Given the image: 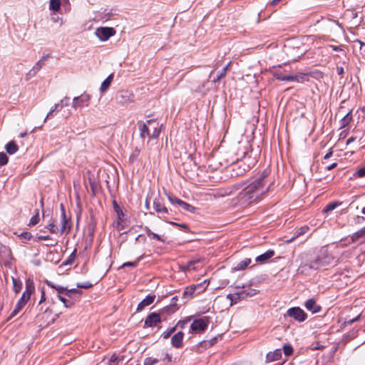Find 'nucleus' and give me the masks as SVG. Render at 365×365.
Listing matches in <instances>:
<instances>
[{"instance_id": "obj_1", "label": "nucleus", "mask_w": 365, "mask_h": 365, "mask_svg": "<svg viewBox=\"0 0 365 365\" xmlns=\"http://www.w3.org/2000/svg\"><path fill=\"white\" fill-rule=\"evenodd\" d=\"M269 173V169H264L246 182L228 187L221 195H231L235 191L240 190L237 193V200L240 204L246 205L257 202L269 191V185L267 184L266 179Z\"/></svg>"}, {"instance_id": "obj_2", "label": "nucleus", "mask_w": 365, "mask_h": 365, "mask_svg": "<svg viewBox=\"0 0 365 365\" xmlns=\"http://www.w3.org/2000/svg\"><path fill=\"white\" fill-rule=\"evenodd\" d=\"M34 291V282L30 279H27L26 282L25 291L22 294L21 297L18 301L14 309L11 313L9 317L8 318V320L14 317L22 309V308L25 306L26 302L30 299L31 295Z\"/></svg>"}, {"instance_id": "obj_3", "label": "nucleus", "mask_w": 365, "mask_h": 365, "mask_svg": "<svg viewBox=\"0 0 365 365\" xmlns=\"http://www.w3.org/2000/svg\"><path fill=\"white\" fill-rule=\"evenodd\" d=\"M255 159H250L247 155L232 165V170L236 176L244 175L255 164Z\"/></svg>"}, {"instance_id": "obj_4", "label": "nucleus", "mask_w": 365, "mask_h": 365, "mask_svg": "<svg viewBox=\"0 0 365 365\" xmlns=\"http://www.w3.org/2000/svg\"><path fill=\"white\" fill-rule=\"evenodd\" d=\"M209 323L210 319L207 317L195 319L190 325V330L198 333L204 331L207 329Z\"/></svg>"}, {"instance_id": "obj_5", "label": "nucleus", "mask_w": 365, "mask_h": 365, "mask_svg": "<svg viewBox=\"0 0 365 365\" xmlns=\"http://www.w3.org/2000/svg\"><path fill=\"white\" fill-rule=\"evenodd\" d=\"M91 96L86 93H83L79 96L73 99L72 107L75 109L88 106L90 103Z\"/></svg>"}, {"instance_id": "obj_6", "label": "nucleus", "mask_w": 365, "mask_h": 365, "mask_svg": "<svg viewBox=\"0 0 365 365\" xmlns=\"http://www.w3.org/2000/svg\"><path fill=\"white\" fill-rule=\"evenodd\" d=\"M287 315L295 320L302 322L307 319L306 313L299 307H292L287 311Z\"/></svg>"}, {"instance_id": "obj_7", "label": "nucleus", "mask_w": 365, "mask_h": 365, "mask_svg": "<svg viewBox=\"0 0 365 365\" xmlns=\"http://www.w3.org/2000/svg\"><path fill=\"white\" fill-rule=\"evenodd\" d=\"M322 259H321L319 255L314 259V260H311L310 262L304 264L300 267L301 272H304L308 269H319L324 267Z\"/></svg>"}, {"instance_id": "obj_8", "label": "nucleus", "mask_w": 365, "mask_h": 365, "mask_svg": "<svg viewBox=\"0 0 365 365\" xmlns=\"http://www.w3.org/2000/svg\"><path fill=\"white\" fill-rule=\"evenodd\" d=\"M116 101L118 103L125 104L134 101L135 96L133 93L128 90H122L116 95Z\"/></svg>"}, {"instance_id": "obj_9", "label": "nucleus", "mask_w": 365, "mask_h": 365, "mask_svg": "<svg viewBox=\"0 0 365 365\" xmlns=\"http://www.w3.org/2000/svg\"><path fill=\"white\" fill-rule=\"evenodd\" d=\"M115 34V31L111 27H101L96 29V35L101 41H106Z\"/></svg>"}, {"instance_id": "obj_10", "label": "nucleus", "mask_w": 365, "mask_h": 365, "mask_svg": "<svg viewBox=\"0 0 365 365\" xmlns=\"http://www.w3.org/2000/svg\"><path fill=\"white\" fill-rule=\"evenodd\" d=\"M274 77L282 81H300L303 78V74L283 75L280 71H274Z\"/></svg>"}, {"instance_id": "obj_11", "label": "nucleus", "mask_w": 365, "mask_h": 365, "mask_svg": "<svg viewBox=\"0 0 365 365\" xmlns=\"http://www.w3.org/2000/svg\"><path fill=\"white\" fill-rule=\"evenodd\" d=\"M161 322V314L160 313L152 312L145 319L144 327H153Z\"/></svg>"}, {"instance_id": "obj_12", "label": "nucleus", "mask_w": 365, "mask_h": 365, "mask_svg": "<svg viewBox=\"0 0 365 365\" xmlns=\"http://www.w3.org/2000/svg\"><path fill=\"white\" fill-rule=\"evenodd\" d=\"M169 201L173 204V205H178L180 207H181L182 210L190 212H194L195 208L192 206L191 205L182 201V200H180L175 197H168Z\"/></svg>"}, {"instance_id": "obj_13", "label": "nucleus", "mask_w": 365, "mask_h": 365, "mask_svg": "<svg viewBox=\"0 0 365 365\" xmlns=\"http://www.w3.org/2000/svg\"><path fill=\"white\" fill-rule=\"evenodd\" d=\"M46 58V56H43L39 61H38L36 64L33 66V68L26 73V79L29 80L38 73V71L43 67L44 65V61Z\"/></svg>"}, {"instance_id": "obj_14", "label": "nucleus", "mask_w": 365, "mask_h": 365, "mask_svg": "<svg viewBox=\"0 0 365 365\" xmlns=\"http://www.w3.org/2000/svg\"><path fill=\"white\" fill-rule=\"evenodd\" d=\"M147 123L150 128V136L152 138H157L160 133V125L154 119L148 120Z\"/></svg>"}, {"instance_id": "obj_15", "label": "nucleus", "mask_w": 365, "mask_h": 365, "mask_svg": "<svg viewBox=\"0 0 365 365\" xmlns=\"http://www.w3.org/2000/svg\"><path fill=\"white\" fill-rule=\"evenodd\" d=\"M184 333L182 331H178L174 334L171 339V344L175 348H180L182 346Z\"/></svg>"}, {"instance_id": "obj_16", "label": "nucleus", "mask_w": 365, "mask_h": 365, "mask_svg": "<svg viewBox=\"0 0 365 365\" xmlns=\"http://www.w3.org/2000/svg\"><path fill=\"white\" fill-rule=\"evenodd\" d=\"M319 257L322 259L324 267L334 264L335 262L334 257L331 256L327 250L321 251Z\"/></svg>"}, {"instance_id": "obj_17", "label": "nucleus", "mask_w": 365, "mask_h": 365, "mask_svg": "<svg viewBox=\"0 0 365 365\" xmlns=\"http://www.w3.org/2000/svg\"><path fill=\"white\" fill-rule=\"evenodd\" d=\"M304 305L306 309L312 313H317L321 310V307L317 304L316 301L313 298L308 299Z\"/></svg>"}, {"instance_id": "obj_18", "label": "nucleus", "mask_w": 365, "mask_h": 365, "mask_svg": "<svg viewBox=\"0 0 365 365\" xmlns=\"http://www.w3.org/2000/svg\"><path fill=\"white\" fill-rule=\"evenodd\" d=\"M155 299V295H148L145 299H143L138 305L137 312L142 311L145 307L151 304Z\"/></svg>"}, {"instance_id": "obj_19", "label": "nucleus", "mask_w": 365, "mask_h": 365, "mask_svg": "<svg viewBox=\"0 0 365 365\" xmlns=\"http://www.w3.org/2000/svg\"><path fill=\"white\" fill-rule=\"evenodd\" d=\"M274 255V251L272 250H269L264 253L257 256L255 258V261L259 263H265L270 258H272Z\"/></svg>"}, {"instance_id": "obj_20", "label": "nucleus", "mask_w": 365, "mask_h": 365, "mask_svg": "<svg viewBox=\"0 0 365 365\" xmlns=\"http://www.w3.org/2000/svg\"><path fill=\"white\" fill-rule=\"evenodd\" d=\"M309 230V227L307 225L298 228L296 230V232H294L293 237H292L290 239L287 240L286 242L290 243V242H293L296 238H297L300 235H304L305 233H307Z\"/></svg>"}, {"instance_id": "obj_21", "label": "nucleus", "mask_w": 365, "mask_h": 365, "mask_svg": "<svg viewBox=\"0 0 365 365\" xmlns=\"http://www.w3.org/2000/svg\"><path fill=\"white\" fill-rule=\"evenodd\" d=\"M282 357V351L281 349H276L273 352H269L267 354L266 356V361L267 362H272L277 360H279Z\"/></svg>"}, {"instance_id": "obj_22", "label": "nucleus", "mask_w": 365, "mask_h": 365, "mask_svg": "<svg viewBox=\"0 0 365 365\" xmlns=\"http://www.w3.org/2000/svg\"><path fill=\"white\" fill-rule=\"evenodd\" d=\"M139 129L140 131V136L142 138H145L146 136L149 138H152V136H150V128L148 125L147 122L145 123H140L139 125Z\"/></svg>"}, {"instance_id": "obj_23", "label": "nucleus", "mask_w": 365, "mask_h": 365, "mask_svg": "<svg viewBox=\"0 0 365 365\" xmlns=\"http://www.w3.org/2000/svg\"><path fill=\"white\" fill-rule=\"evenodd\" d=\"M153 207L155 210L161 214H168V210L167 207H165L164 205H163L159 199H155L153 201Z\"/></svg>"}, {"instance_id": "obj_24", "label": "nucleus", "mask_w": 365, "mask_h": 365, "mask_svg": "<svg viewBox=\"0 0 365 365\" xmlns=\"http://www.w3.org/2000/svg\"><path fill=\"white\" fill-rule=\"evenodd\" d=\"M241 291L237 292L235 294H229L227 296V298L230 300V305L237 303L242 298V294Z\"/></svg>"}, {"instance_id": "obj_25", "label": "nucleus", "mask_w": 365, "mask_h": 365, "mask_svg": "<svg viewBox=\"0 0 365 365\" xmlns=\"http://www.w3.org/2000/svg\"><path fill=\"white\" fill-rule=\"evenodd\" d=\"M61 234H63L66 230L68 220L66 219V212L63 205H61Z\"/></svg>"}, {"instance_id": "obj_26", "label": "nucleus", "mask_w": 365, "mask_h": 365, "mask_svg": "<svg viewBox=\"0 0 365 365\" xmlns=\"http://www.w3.org/2000/svg\"><path fill=\"white\" fill-rule=\"evenodd\" d=\"M113 78V75L110 74L101 83L100 91L101 93L106 92L111 84Z\"/></svg>"}, {"instance_id": "obj_27", "label": "nucleus", "mask_w": 365, "mask_h": 365, "mask_svg": "<svg viewBox=\"0 0 365 365\" xmlns=\"http://www.w3.org/2000/svg\"><path fill=\"white\" fill-rule=\"evenodd\" d=\"M144 231L145 232L146 235L150 238L154 239L157 241L165 242V240L159 235L154 233L150 228L148 227H145L144 228Z\"/></svg>"}, {"instance_id": "obj_28", "label": "nucleus", "mask_w": 365, "mask_h": 365, "mask_svg": "<svg viewBox=\"0 0 365 365\" xmlns=\"http://www.w3.org/2000/svg\"><path fill=\"white\" fill-rule=\"evenodd\" d=\"M5 149L7 153L13 155L17 152L19 147L14 141H10L6 145Z\"/></svg>"}, {"instance_id": "obj_29", "label": "nucleus", "mask_w": 365, "mask_h": 365, "mask_svg": "<svg viewBox=\"0 0 365 365\" xmlns=\"http://www.w3.org/2000/svg\"><path fill=\"white\" fill-rule=\"evenodd\" d=\"M352 120L351 110L347 113L340 120V128H345Z\"/></svg>"}, {"instance_id": "obj_30", "label": "nucleus", "mask_w": 365, "mask_h": 365, "mask_svg": "<svg viewBox=\"0 0 365 365\" xmlns=\"http://www.w3.org/2000/svg\"><path fill=\"white\" fill-rule=\"evenodd\" d=\"M200 286V284L191 285V286L187 287L183 292V297L191 298L192 297L193 294L195 293V291L197 289V287H199Z\"/></svg>"}, {"instance_id": "obj_31", "label": "nucleus", "mask_w": 365, "mask_h": 365, "mask_svg": "<svg viewBox=\"0 0 365 365\" xmlns=\"http://www.w3.org/2000/svg\"><path fill=\"white\" fill-rule=\"evenodd\" d=\"M240 291L242 292L241 294H242V298L252 297L258 293V290L252 288L245 289V287H243V289Z\"/></svg>"}, {"instance_id": "obj_32", "label": "nucleus", "mask_w": 365, "mask_h": 365, "mask_svg": "<svg viewBox=\"0 0 365 365\" xmlns=\"http://www.w3.org/2000/svg\"><path fill=\"white\" fill-rule=\"evenodd\" d=\"M61 5V0H50L49 9L54 11H58Z\"/></svg>"}, {"instance_id": "obj_33", "label": "nucleus", "mask_w": 365, "mask_h": 365, "mask_svg": "<svg viewBox=\"0 0 365 365\" xmlns=\"http://www.w3.org/2000/svg\"><path fill=\"white\" fill-rule=\"evenodd\" d=\"M63 108V104L62 103H56L51 109V110L49 111V113L47 114L46 117L44 119V122L46 120V119L48 118H49L51 115H52L54 111H59L60 110H61L62 108Z\"/></svg>"}, {"instance_id": "obj_34", "label": "nucleus", "mask_w": 365, "mask_h": 365, "mask_svg": "<svg viewBox=\"0 0 365 365\" xmlns=\"http://www.w3.org/2000/svg\"><path fill=\"white\" fill-rule=\"evenodd\" d=\"M365 235V226L361 228V230H359V231L354 232L352 235H351V240L353 242H355L356 240H358L359 238L364 237Z\"/></svg>"}, {"instance_id": "obj_35", "label": "nucleus", "mask_w": 365, "mask_h": 365, "mask_svg": "<svg viewBox=\"0 0 365 365\" xmlns=\"http://www.w3.org/2000/svg\"><path fill=\"white\" fill-rule=\"evenodd\" d=\"M251 263V259H248V258H246L243 260H242L241 262H240L237 267H236V269L237 270H240V269H245Z\"/></svg>"}, {"instance_id": "obj_36", "label": "nucleus", "mask_w": 365, "mask_h": 365, "mask_svg": "<svg viewBox=\"0 0 365 365\" xmlns=\"http://www.w3.org/2000/svg\"><path fill=\"white\" fill-rule=\"evenodd\" d=\"M341 203V202H332L329 204H328L325 208L324 209V212H331L332 210H334V209H336L339 205H340Z\"/></svg>"}, {"instance_id": "obj_37", "label": "nucleus", "mask_w": 365, "mask_h": 365, "mask_svg": "<svg viewBox=\"0 0 365 365\" xmlns=\"http://www.w3.org/2000/svg\"><path fill=\"white\" fill-rule=\"evenodd\" d=\"M39 222V210H36L35 215L30 219L29 225L34 226Z\"/></svg>"}, {"instance_id": "obj_38", "label": "nucleus", "mask_w": 365, "mask_h": 365, "mask_svg": "<svg viewBox=\"0 0 365 365\" xmlns=\"http://www.w3.org/2000/svg\"><path fill=\"white\" fill-rule=\"evenodd\" d=\"M200 259H193L189 261L185 265V270H191V269H195V268L193 267L194 264L198 263L200 262Z\"/></svg>"}, {"instance_id": "obj_39", "label": "nucleus", "mask_w": 365, "mask_h": 365, "mask_svg": "<svg viewBox=\"0 0 365 365\" xmlns=\"http://www.w3.org/2000/svg\"><path fill=\"white\" fill-rule=\"evenodd\" d=\"M58 298L63 303L64 307L66 308L71 307L73 305V303L71 301L66 299L61 295H58Z\"/></svg>"}, {"instance_id": "obj_40", "label": "nucleus", "mask_w": 365, "mask_h": 365, "mask_svg": "<svg viewBox=\"0 0 365 365\" xmlns=\"http://www.w3.org/2000/svg\"><path fill=\"white\" fill-rule=\"evenodd\" d=\"M227 69V66L222 68V71L217 76L216 78H215L213 80V82L217 83V82L220 81V79L224 78L226 75Z\"/></svg>"}, {"instance_id": "obj_41", "label": "nucleus", "mask_w": 365, "mask_h": 365, "mask_svg": "<svg viewBox=\"0 0 365 365\" xmlns=\"http://www.w3.org/2000/svg\"><path fill=\"white\" fill-rule=\"evenodd\" d=\"M81 293H82V292L77 289H68L66 288V296L71 298V297H72L73 294H81Z\"/></svg>"}, {"instance_id": "obj_42", "label": "nucleus", "mask_w": 365, "mask_h": 365, "mask_svg": "<svg viewBox=\"0 0 365 365\" xmlns=\"http://www.w3.org/2000/svg\"><path fill=\"white\" fill-rule=\"evenodd\" d=\"M114 210L118 215V218L121 220L122 217L124 216L123 210L120 208V207L117 205L115 202H114Z\"/></svg>"}, {"instance_id": "obj_43", "label": "nucleus", "mask_w": 365, "mask_h": 365, "mask_svg": "<svg viewBox=\"0 0 365 365\" xmlns=\"http://www.w3.org/2000/svg\"><path fill=\"white\" fill-rule=\"evenodd\" d=\"M8 157L4 152H0V166H3L7 164Z\"/></svg>"}, {"instance_id": "obj_44", "label": "nucleus", "mask_w": 365, "mask_h": 365, "mask_svg": "<svg viewBox=\"0 0 365 365\" xmlns=\"http://www.w3.org/2000/svg\"><path fill=\"white\" fill-rule=\"evenodd\" d=\"M158 363V360L157 359L148 357L145 359L143 365H155Z\"/></svg>"}, {"instance_id": "obj_45", "label": "nucleus", "mask_w": 365, "mask_h": 365, "mask_svg": "<svg viewBox=\"0 0 365 365\" xmlns=\"http://www.w3.org/2000/svg\"><path fill=\"white\" fill-rule=\"evenodd\" d=\"M46 228L51 232V233H57L58 231V227L54 224V222L49 223Z\"/></svg>"}, {"instance_id": "obj_46", "label": "nucleus", "mask_w": 365, "mask_h": 365, "mask_svg": "<svg viewBox=\"0 0 365 365\" xmlns=\"http://www.w3.org/2000/svg\"><path fill=\"white\" fill-rule=\"evenodd\" d=\"M283 351L286 356H290L293 353V349L292 346L289 344H285L283 346Z\"/></svg>"}, {"instance_id": "obj_47", "label": "nucleus", "mask_w": 365, "mask_h": 365, "mask_svg": "<svg viewBox=\"0 0 365 365\" xmlns=\"http://www.w3.org/2000/svg\"><path fill=\"white\" fill-rule=\"evenodd\" d=\"M142 258V257H140L137 259V260H135V262H125V263H123V265H122V267H136L138 262L140 260V259Z\"/></svg>"}, {"instance_id": "obj_48", "label": "nucleus", "mask_w": 365, "mask_h": 365, "mask_svg": "<svg viewBox=\"0 0 365 365\" xmlns=\"http://www.w3.org/2000/svg\"><path fill=\"white\" fill-rule=\"evenodd\" d=\"M92 284L90 282H78L76 286L78 288L88 289L92 287Z\"/></svg>"}, {"instance_id": "obj_49", "label": "nucleus", "mask_w": 365, "mask_h": 365, "mask_svg": "<svg viewBox=\"0 0 365 365\" xmlns=\"http://www.w3.org/2000/svg\"><path fill=\"white\" fill-rule=\"evenodd\" d=\"M176 327H172L170 329H168L167 331H164L162 334L163 337L164 339H168L175 331Z\"/></svg>"}, {"instance_id": "obj_50", "label": "nucleus", "mask_w": 365, "mask_h": 365, "mask_svg": "<svg viewBox=\"0 0 365 365\" xmlns=\"http://www.w3.org/2000/svg\"><path fill=\"white\" fill-rule=\"evenodd\" d=\"M14 290L16 293H18L21 289V284L14 279H13Z\"/></svg>"}, {"instance_id": "obj_51", "label": "nucleus", "mask_w": 365, "mask_h": 365, "mask_svg": "<svg viewBox=\"0 0 365 365\" xmlns=\"http://www.w3.org/2000/svg\"><path fill=\"white\" fill-rule=\"evenodd\" d=\"M19 237L21 239L26 240H30L32 238V235L31 232H22Z\"/></svg>"}, {"instance_id": "obj_52", "label": "nucleus", "mask_w": 365, "mask_h": 365, "mask_svg": "<svg viewBox=\"0 0 365 365\" xmlns=\"http://www.w3.org/2000/svg\"><path fill=\"white\" fill-rule=\"evenodd\" d=\"M56 290L58 292V295L62 296L63 294L66 296V288L61 287L60 285H57V287H56Z\"/></svg>"}, {"instance_id": "obj_53", "label": "nucleus", "mask_w": 365, "mask_h": 365, "mask_svg": "<svg viewBox=\"0 0 365 365\" xmlns=\"http://www.w3.org/2000/svg\"><path fill=\"white\" fill-rule=\"evenodd\" d=\"M171 224L173 225H174V226H176L178 227L183 229L187 232L189 231V228H188L187 225L186 224H185V223L179 224V223H177V222H171Z\"/></svg>"}, {"instance_id": "obj_54", "label": "nucleus", "mask_w": 365, "mask_h": 365, "mask_svg": "<svg viewBox=\"0 0 365 365\" xmlns=\"http://www.w3.org/2000/svg\"><path fill=\"white\" fill-rule=\"evenodd\" d=\"M51 240V237L49 235H39V236H37L34 239V241L35 242H39V241H41V240Z\"/></svg>"}, {"instance_id": "obj_55", "label": "nucleus", "mask_w": 365, "mask_h": 365, "mask_svg": "<svg viewBox=\"0 0 365 365\" xmlns=\"http://www.w3.org/2000/svg\"><path fill=\"white\" fill-rule=\"evenodd\" d=\"M356 175H357L360 178L364 177L365 176V166L360 168L359 170H358L357 172L356 173Z\"/></svg>"}, {"instance_id": "obj_56", "label": "nucleus", "mask_w": 365, "mask_h": 365, "mask_svg": "<svg viewBox=\"0 0 365 365\" xmlns=\"http://www.w3.org/2000/svg\"><path fill=\"white\" fill-rule=\"evenodd\" d=\"M330 48H331L334 51H340L343 54L345 55V52L341 48V46H334V45H329V46Z\"/></svg>"}, {"instance_id": "obj_57", "label": "nucleus", "mask_w": 365, "mask_h": 365, "mask_svg": "<svg viewBox=\"0 0 365 365\" xmlns=\"http://www.w3.org/2000/svg\"><path fill=\"white\" fill-rule=\"evenodd\" d=\"M69 100L70 98L66 96L60 101V103L63 104V107L67 106L69 104Z\"/></svg>"}, {"instance_id": "obj_58", "label": "nucleus", "mask_w": 365, "mask_h": 365, "mask_svg": "<svg viewBox=\"0 0 365 365\" xmlns=\"http://www.w3.org/2000/svg\"><path fill=\"white\" fill-rule=\"evenodd\" d=\"M360 314H359L357 317H356L355 318H353L349 321H347L346 323L348 324H352L354 322H357L360 319Z\"/></svg>"}, {"instance_id": "obj_59", "label": "nucleus", "mask_w": 365, "mask_h": 365, "mask_svg": "<svg viewBox=\"0 0 365 365\" xmlns=\"http://www.w3.org/2000/svg\"><path fill=\"white\" fill-rule=\"evenodd\" d=\"M188 322V320H183V321H180L176 327H180L181 329H183L185 325L187 324V322Z\"/></svg>"}, {"instance_id": "obj_60", "label": "nucleus", "mask_w": 365, "mask_h": 365, "mask_svg": "<svg viewBox=\"0 0 365 365\" xmlns=\"http://www.w3.org/2000/svg\"><path fill=\"white\" fill-rule=\"evenodd\" d=\"M46 300V294H45V292H44V289H41V299L39 301V304H41L42 302H43L44 301Z\"/></svg>"}, {"instance_id": "obj_61", "label": "nucleus", "mask_w": 365, "mask_h": 365, "mask_svg": "<svg viewBox=\"0 0 365 365\" xmlns=\"http://www.w3.org/2000/svg\"><path fill=\"white\" fill-rule=\"evenodd\" d=\"M336 71H337V73L340 76H343L344 73V68L342 66H337L336 67Z\"/></svg>"}, {"instance_id": "obj_62", "label": "nucleus", "mask_w": 365, "mask_h": 365, "mask_svg": "<svg viewBox=\"0 0 365 365\" xmlns=\"http://www.w3.org/2000/svg\"><path fill=\"white\" fill-rule=\"evenodd\" d=\"M163 360L166 361L167 362H170L172 361L171 355H170L169 354H166Z\"/></svg>"}, {"instance_id": "obj_63", "label": "nucleus", "mask_w": 365, "mask_h": 365, "mask_svg": "<svg viewBox=\"0 0 365 365\" xmlns=\"http://www.w3.org/2000/svg\"><path fill=\"white\" fill-rule=\"evenodd\" d=\"M332 154H333V151L331 149H330L329 151L324 155V158L325 160L329 159V158H331Z\"/></svg>"}, {"instance_id": "obj_64", "label": "nucleus", "mask_w": 365, "mask_h": 365, "mask_svg": "<svg viewBox=\"0 0 365 365\" xmlns=\"http://www.w3.org/2000/svg\"><path fill=\"white\" fill-rule=\"evenodd\" d=\"M336 166H337V163H332V164H331V165H328V166L327 167V170H332V169L335 168Z\"/></svg>"}]
</instances>
